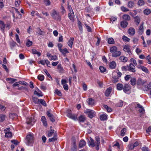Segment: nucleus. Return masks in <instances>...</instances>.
I'll list each match as a JSON object with an SVG mask.
<instances>
[{
  "label": "nucleus",
  "instance_id": "1",
  "mask_svg": "<svg viewBox=\"0 0 151 151\" xmlns=\"http://www.w3.org/2000/svg\"><path fill=\"white\" fill-rule=\"evenodd\" d=\"M34 140L33 134L30 133L27 136L25 142L27 145H30L34 142Z\"/></svg>",
  "mask_w": 151,
  "mask_h": 151
},
{
  "label": "nucleus",
  "instance_id": "2",
  "mask_svg": "<svg viewBox=\"0 0 151 151\" xmlns=\"http://www.w3.org/2000/svg\"><path fill=\"white\" fill-rule=\"evenodd\" d=\"M51 15L52 18L56 21H59L61 20V16L60 15L59 12L56 11L54 9L52 10Z\"/></svg>",
  "mask_w": 151,
  "mask_h": 151
},
{
  "label": "nucleus",
  "instance_id": "3",
  "mask_svg": "<svg viewBox=\"0 0 151 151\" xmlns=\"http://www.w3.org/2000/svg\"><path fill=\"white\" fill-rule=\"evenodd\" d=\"M84 113L88 115L89 118L92 119L93 117L96 116V113L93 110L87 109L84 111Z\"/></svg>",
  "mask_w": 151,
  "mask_h": 151
},
{
  "label": "nucleus",
  "instance_id": "4",
  "mask_svg": "<svg viewBox=\"0 0 151 151\" xmlns=\"http://www.w3.org/2000/svg\"><path fill=\"white\" fill-rule=\"evenodd\" d=\"M70 111L71 110H70L69 111L67 114V116L74 120H76L77 119L76 116L75 114H72L70 112Z\"/></svg>",
  "mask_w": 151,
  "mask_h": 151
},
{
  "label": "nucleus",
  "instance_id": "5",
  "mask_svg": "<svg viewBox=\"0 0 151 151\" xmlns=\"http://www.w3.org/2000/svg\"><path fill=\"white\" fill-rule=\"evenodd\" d=\"M46 114L47 116L49 117L50 120L52 122H54L55 121V119H54V115L51 113L49 111H47Z\"/></svg>",
  "mask_w": 151,
  "mask_h": 151
},
{
  "label": "nucleus",
  "instance_id": "6",
  "mask_svg": "<svg viewBox=\"0 0 151 151\" xmlns=\"http://www.w3.org/2000/svg\"><path fill=\"white\" fill-rule=\"evenodd\" d=\"M70 150L71 151H77V148L76 145V142L75 140L73 141V142L71 144L70 146Z\"/></svg>",
  "mask_w": 151,
  "mask_h": 151
},
{
  "label": "nucleus",
  "instance_id": "7",
  "mask_svg": "<svg viewBox=\"0 0 151 151\" xmlns=\"http://www.w3.org/2000/svg\"><path fill=\"white\" fill-rule=\"evenodd\" d=\"M135 67L133 64L130 63L129 65V71L133 73L136 71Z\"/></svg>",
  "mask_w": 151,
  "mask_h": 151
},
{
  "label": "nucleus",
  "instance_id": "8",
  "mask_svg": "<svg viewBox=\"0 0 151 151\" xmlns=\"http://www.w3.org/2000/svg\"><path fill=\"white\" fill-rule=\"evenodd\" d=\"M123 48L124 52H127L130 55L132 54L129 47L128 45H125L123 47Z\"/></svg>",
  "mask_w": 151,
  "mask_h": 151
},
{
  "label": "nucleus",
  "instance_id": "9",
  "mask_svg": "<svg viewBox=\"0 0 151 151\" xmlns=\"http://www.w3.org/2000/svg\"><path fill=\"white\" fill-rule=\"evenodd\" d=\"M0 25L1 30L4 32V31L5 25L3 21L0 20Z\"/></svg>",
  "mask_w": 151,
  "mask_h": 151
},
{
  "label": "nucleus",
  "instance_id": "10",
  "mask_svg": "<svg viewBox=\"0 0 151 151\" xmlns=\"http://www.w3.org/2000/svg\"><path fill=\"white\" fill-rule=\"evenodd\" d=\"M131 89L130 87L128 84L125 85L123 87V90L124 91L127 93L128 91H129Z\"/></svg>",
  "mask_w": 151,
  "mask_h": 151
},
{
  "label": "nucleus",
  "instance_id": "11",
  "mask_svg": "<svg viewBox=\"0 0 151 151\" xmlns=\"http://www.w3.org/2000/svg\"><path fill=\"white\" fill-rule=\"evenodd\" d=\"M121 54V52L119 51H116L114 53H112V56L113 57H117L119 56Z\"/></svg>",
  "mask_w": 151,
  "mask_h": 151
},
{
  "label": "nucleus",
  "instance_id": "12",
  "mask_svg": "<svg viewBox=\"0 0 151 151\" xmlns=\"http://www.w3.org/2000/svg\"><path fill=\"white\" fill-rule=\"evenodd\" d=\"M134 19L136 25L138 26L140 22V17L138 16H137L134 17Z\"/></svg>",
  "mask_w": 151,
  "mask_h": 151
},
{
  "label": "nucleus",
  "instance_id": "13",
  "mask_svg": "<svg viewBox=\"0 0 151 151\" xmlns=\"http://www.w3.org/2000/svg\"><path fill=\"white\" fill-rule=\"evenodd\" d=\"M41 121L42 122L43 125L45 126H47V123L46 121V119L45 116H42L41 117Z\"/></svg>",
  "mask_w": 151,
  "mask_h": 151
},
{
  "label": "nucleus",
  "instance_id": "14",
  "mask_svg": "<svg viewBox=\"0 0 151 151\" xmlns=\"http://www.w3.org/2000/svg\"><path fill=\"white\" fill-rule=\"evenodd\" d=\"M128 32L131 35H133L135 33V29L131 27L129 29Z\"/></svg>",
  "mask_w": 151,
  "mask_h": 151
},
{
  "label": "nucleus",
  "instance_id": "15",
  "mask_svg": "<svg viewBox=\"0 0 151 151\" xmlns=\"http://www.w3.org/2000/svg\"><path fill=\"white\" fill-rule=\"evenodd\" d=\"M145 82L142 80L141 78H139L137 81V85L144 86Z\"/></svg>",
  "mask_w": 151,
  "mask_h": 151
},
{
  "label": "nucleus",
  "instance_id": "16",
  "mask_svg": "<svg viewBox=\"0 0 151 151\" xmlns=\"http://www.w3.org/2000/svg\"><path fill=\"white\" fill-rule=\"evenodd\" d=\"M128 24V22L127 21H122L121 22L120 25L122 28H125L127 27Z\"/></svg>",
  "mask_w": 151,
  "mask_h": 151
},
{
  "label": "nucleus",
  "instance_id": "17",
  "mask_svg": "<svg viewBox=\"0 0 151 151\" xmlns=\"http://www.w3.org/2000/svg\"><path fill=\"white\" fill-rule=\"evenodd\" d=\"M143 31V23H142L139 27L138 31V34L142 35Z\"/></svg>",
  "mask_w": 151,
  "mask_h": 151
},
{
  "label": "nucleus",
  "instance_id": "18",
  "mask_svg": "<svg viewBox=\"0 0 151 151\" xmlns=\"http://www.w3.org/2000/svg\"><path fill=\"white\" fill-rule=\"evenodd\" d=\"M86 145V142L85 141L81 140L80 141L79 146L80 148H81L85 146Z\"/></svg>",
  "mask_w": 151,
  "mask_h": 151
},
{
  "label": "nucleus",
  "instance_id": "19",
  "mask_svg": "<svg viewBox=\"0 0 151 151\" xmlns=\"http://www.w3.org/2000/svg\"><path fill=\"white\" fill-rule=\"evenodd\" d=\"M111 88L109 87L108 88L105 92V95L107 97L109 96L111 92Z\"/></svg>",
  "mask_w": 151,
  "mask_h": 151
},
{
  "label": "nucleus",
  "instance_id": "20",
  "mask_svg": "<svg viewBox=\"0 0 151 151\" xmlns=\"http://www.w3.org/2000/svg\"><path fill=\"white\" fill-rule=\"evenodd\" d=\"M86 119V117L84 115H81L79 117L78 121L80 122H84Z\"/></svg>",
  "mask_w": 151,
  "mask_h": 151
},
{
  "label": "nucleus",
  "instance_id": "21",
  "mask_svg": "<svg viewBox=\"0 0 151 151\" xmlns=\"http://www.w3.org/2000/svg\"><path fill=\"white\" fill-rule=\"evenodd\" d=\"M41 104L44 106H47V104L46 102L42 99H38V104Z\"/></svg>",
  "mask_w": 151,
  "mask_h": 151
},
{
  "label": "nucleus",
  "instance_id": "22",
  "mask_svg": "<svg viewBox=\"0 0 151 151\" xmlns=\"http://www.w3.org/2000/svg\"><path fill=\"white\" fill-rule=\"evenodd\" d=\"M74 39L73 37L70 38L68 42V46L71 48L72 47Z\"/></svg>",
  "mask_w": 151,
  "mask_h": 151
},
{
  "label": "nucleus",
  "instance_id": "23",
  "mask_svg": "<svg viewBox=\"0 0 151 151\" xmlns=\"http://www.w3.org/2000/svg\"><path fill=\"white\" fill-rule=\"evenodd\" d=\"M57 139V134H55L53 137L52 138H50L49 139V142H55Z\"/></svg>",
  "mask_w": 151,
  "mask_h": 151
},
{
  "label": "nucleus",
  "instance_id": "24",
  "mask_svg": "<svg viewBox=\"0 0 151 151\" xmlns=\"http://www.w3.org/2000/svg\"><path fill=\"white\" fill-rule=\"evenodd\" d=\"M117 50V47L115 46H112L110 48V52L112 53Z\"/></svg>",
  "mask_w": 151,
  "mask_h": 151
},
{
  "label": "nucleus",
  "instance_id": "25",
  "mask_svg": "<svg viewBox=\"0 0 151 151\" xmlns=\"http://www.w3.org/2000/svg\"><path fill=\"white\" fill-rule=\"evenodd\" d=\"M90 141H89V145L93 147H94L95 146L94 141L91 137L90 138Z\"/></svg>",
  "mask_w": 151,
  "mask_h": 151
},
{
  "label": "nucleus",
  "instance_id": "26",
  "mask_svg": "<svg viewBox=\"0 0 151 151\" xmlns=\"http://www.w3.org/2000/svg\"><path fill=\"white\" fill-rule=\"evenodd\" d=\"M60 51L63 55L64 56H65L66 53H69L68 51L66 48H65L63 50L62 49L61 50H60Z\"/></svg>",
  "mask_w": 151,
  "mask_h": 151
},
{
  "label": "nucleus",
  "instance_id": "27",
  "mask_svg": "<svg viewBox=\"0 0 151 151\" xmlns=\"http://www.w3.org/2000/svg\"><path fill=\"white\" fill-rule=\"evenodd\" d=\"M122 18L126 21H129L130 19V17L128 14H124L123 15Z\"/></svg>",
  "mask_w": 151,
  "mask_h": 151
},
{
  "label": "nucleus",
  "instance_id": "28",
  "mask_svg": "<svg viewBox=\"0 0 151 151\" xmlns=\"http://www.w3.org/2000/svg\"><path fill=\"white\" fill-rule=\"evenodd\" d=\"M100 119L101 121L106 120L107 119V116L105 114L101 115L100 116Z\"/></svg>",
  "mask_w": 151,
  "mask_h": 151
},
{
  "label": "nucleus",
  "instance_id": "29",
  "mask_svg": "<svg viewBox=\"0 0 151 151\" xmlns=\"http://www.w3.org/2000/svg\"><path fill=\"white\" fill-rule=\"evenodd\" d=\"M88 104L89 105H92L94 104V100L91 98H89L88 99Z\"/></svg>",
  "mask_w": 151,
  "mask_h": 151
},
{
  "label": "nucleus",
  "instance_id": "30",
  "mask_svg": "<svg viewBox=\"0 0 151 151\" xmlns=\"http://www.w3.org/2000/svg\"><path fill=\"white\" fill-rule=\"evenodd\" d=\"M38 90L39 91V92H38L37 91H35L34 92V94H35L36 95L38 96H42V92L41 91H40L39 89H38Z\"/></svg>",
  "mask_w": 151,
  "mask_h": 151
},
{
  "label": "nucleus",
  "instance_id": "31",
  "mask_svg": "<svg viewBox=\"0 0 151 151\" xmlns=\"http://www.w3.org/2000/svg\"><path fill=\"white\" fill-rule=\"evenodd\" d=\"M116 66V64L114 61H112L111 62L109 66L111 69L115 68Z\"/></svg>",
  "mask_w": 151,
  "mask_h": 151
},
{
  "label": "nucleus",
  "instance_id": "32",
  "mask_svg": "<svg viewBox=\"0 0 151 151\" xmlns=\"http://www.w3.org/2000/svg\"><path fill=\"white\" fill-rule=\"evenodd\" d=\"M57 69L58 70L60 73H62L64 70L63 67L62 66L61 64H58V65Z\"/></svg>",
  "mask_w": 151,
  "mask_h": 151
},
{
  "label": "nucleus",
  "instance_id": "33",
  "mask_svg": "<svg viewBox=\"0 0 151 151\" xmlns=\"http://www.w3.org/2000/svg\"><path fill=\"white\" fill-rule=\"evenodd\" d=\"M130 82L132 86H134L136 84V79L134 78H131Z\"/></svg>",
  "mask_w": 151,
  "mask_h": 151
},
{
  "label": "nucleus",
  "instance_id": "34",
  "mask_svg": "<svg viewBox=\"0 0 151 151\" xmlns=\"http://www.w3.org/2000/svg\"><path fill=\"white\" fill-rule=\"evenodd\" d=\"M144 13L146 15H148L150 14L151 12V10L148 9H146L144 10Z\"/></svg>",
  "mask_w": 151,
  "mask_h": 151
},
{
  "label": "nucleus",
  "instance_id": "35",
  "mask_svg": "<svg viewBox=\"0 0 151 151\" xmlns=\"http://www.w3.org/2000/svg\"><path fill=\"white\" fill-rule=\"evenodd\" d=\"M123 85L120 83H118L116 86L117 89L119 90H121L123 89Z\"/></svg>",
  "mask_w": 151,
  "mask_h": 151
},
{
  "label": "nucleus",
  "instance_id": "36",
  "mask_svg": "<svg viewBox=\"0 0 151 151\" xmlns=\"http://www.w3.org/2000/svg\"><path fill=\"white\" fill-rule=\"evenodd\" d=\"M134 5V2L132 1H130L128 2V7L130 8H133Z\"/></svg>",
  "mask_w": 151,
  "mask_h": 151
},
{
  "label": "nucleus",
  "instance_id": "37",
  "mask_svg": "<svg viewBox=\"0 0 151 151\" xmlns=\"http://www.w3.org/2000/svg\"><path fill=\"white\" fill-rule=\"evenodd\" d=\"M6 80L10 81L9 83H13L17 81V80L16 79L11 78H6Z\"/></svg>",
  "mask_w": 151,
  "mask_h": 151
},
{
  "label": "nucleus",
  "instance_id": "38",
  "mask_svg": "<svg viewBox=\"0 0 151 151\" xmlns=\"http://www.w3.org/2000/svg\"><path fill=\"white\" fill-rule=\"evenodd\" d=\"M119 59L123 62H126L127 60V57H125L123 56H121L119 58Z\"/></svg>",
  "mask_w": 151,
  "mask_h": 151
},
{
  "label": "nucleus",
  "instance_id": "39",
  "mask_svg": "<svg viewBox=\"0 0 151 151\" xmlns=\"http://www.w3.org/2000/svg\"><path fill=\"white\" fill-rule=\"evenodd\" d=\"M137 4L139 6H142L144 5L145 3L143 0H139Z\"/></svg>",
  "mask_w": 151,
  "mask_h": 151
},
{
  "label": "nucleus",
  "instance_id": "40",
  "mask_svg": "<svg viewBox=\"0 0 151 151\" xmlns=\"http://www.w3.org/2000/svg\"><path fill=\"white\" fill-rule=\"evenodd\" d=\"M37 78L40 81H43L44 79V76L43 75H39L37 76Z\"/></svg>",
  "mask_w": 151,
  "mask_h": 151
},
{
  "label": "nucleus",
  "instance_id": "41",
  "mask_svg": "<svg viewBox=\"0 0 151 151\" xmlns=\"http://www.w3.org/2000/svg\"><path fill=\"white\" fill-rule=\"evenodd\" d=\"M108 42L109 44H114V41L112 38L111 37L108 39Z\"/></svg>",
  "mask_w": 151,
  "mask_h": 151
},
{
  "label": "nucleus",
  "instance_id": "42",
  "mask_svg": "<svg viewBox=\"0 0 151 151\" xmlns=\"http://www.w3.org/2000/svg\"><path fill=\"white\" fill-rule=\"evenodd\" d=\"M126 131L127 129L126 128L123 129L121 131V135L122 136H124Z\"/></svg>",
  "mask_w": 151,
  "mask_h": 151
},
{
  "label": "nucleus",
  "instance_id": "43",
  "mask_svg": "<svg viewBox=\"0 0 151 151\" xmlns=\"http://www.w3.org/2000/svg\"><path fill=\"white\" fill-rule=\"evenodd\" d=\"M12 135V133L10 132H6L5 133V136L6 137H11Z\"/></svg>",
  "mask_w": 151,
  "mask_h": 151
},
{
  "label": "nucleus",
  "instance_id": "44",
  "mask_svg": "<svg viewBox=\"0 0 151 151\" xmlns=\"http://www.w3.org/2000/svg\"><path fill=\"white\" fill-rule=\"evenodd\" d=\"M121 69L123 71H129V65H127L126 66H123L121 68Z\"/></svg>",
  "mask_w": 151,
  "mask_h": 151
},
{
  "label": "nucleus",
  "instance_id": "45",
  "mask_svg": "<svg viewBox=\"0 0 151 151\" xmlns=\"http://www.w3.org/2000/svg\"><path fill=\"white\" fill-rule=\"evenodd\" d=\"M122 39L125 42H129L130 40L129 38L125 35H123L122 36Z\"/></svg>",
  "mask_w": 151,
  "mask_h": 151
},
{
  "label": "nucleus",
  "instance_id": "46",
  "mask_svg": "<svg viewBox=\"0 0 151 151\" xmlns=\"http://www.w3.org/2000/svg\"><path fill=\"white\" fill-rule=\"evenodd\" d=\"M68 16L69 19H70V20H73V17L74 16V14L73 15L72 14V12H71V14L70 12V13H68Z\"/></svg>",
  "mask_w": 151,
  "mask_h": 151
},
{
  "label": "nucleus",
  "instance_id": "47",
  "mask_svg": "<svg viewBox=\"0 0 151 151\" xmlns=\"http://www.w3.org/2000/svg\"><path fill=\"white\" fill-rule=\"evenodd\" d=\"M123 103L122 101L120 100L118 103L116 104V106L120 107L122 106L123 105Z\"/></svg>",
  "mask_w": 151,
  "mask_h": 151
},
{
  "label": "nucleus",
  "instance_id": "48",
  "mask_svg": "<svg viewBox=\"0 0 151 151\" xmlns=\"http://www.w3.org/2000/svg\"><path fill=\"white\" fill-rule=\"evenodd\" d=\"M96 142L95 143L96 144H100V139L99 136H96L95 137Z\"/></svg>",
  "mask_w": 151,
  "mask_h": 151
},
{
  "label": "nucleus",
  "instance_id": "49",
  "mask_svg": "<svg viewBox=\"0 0 151 151\" xmlns=\"http://www.w3.org/2000/svg\"><path fill=\"white\" fill-rule=\"evenodd\" d=\"M113 82L114 83H116L118 82L119 79V78L116 76H114L113 77Z\"/></svg>",
  "mask_w": 151,
  "mask_h": 151
},
{
  "label": "nucleus",
  "instance_id": "50",
  "mask_svg": "<svg viewBox=\"0 0 151 151\" xmlns=\"http://www.w3.org/2000/svg\"><path fill=\"white\" fill-rule=\"evenodd\" d=\"M44 3L46 6H49L50 4V2L49 0H44Z\"/></svg>",
  "mask_w": 151,
  "mask_h": 151
},
{
  "label": "nucleus",
  "instance_id": "51",
  "mask_svg": "<svg viewBox=\"0 0 151 151\" xmlns=\"http://www.w3.org/2000/svg\"><path fill=\"white\" fill-rule=\"evenodd\" d=\"M99 69H100V71L101 72V73H104L105 71H106V68L104 67L103 66H100V67H99Z\"/></svg>",
  "mask_w": 151,
  "mask_h": 151
},
{
  "label": "nucleus",
  "instance_id": "52",
  "mask_svg": "<svg viewBox=\"0 0 151 151\" xmlns=\"http://www.w3.org/2000/svg\"><path fill=\"white\" fill-rule=\"evenodd\" d=\"M95 38H96L97 39V42L96 43V46H99V45L100 43V42L101 39L100 38H99L97 36H95Z\"/></svg>",
  "mask_w": 151,
  "mask_h": 151
},
{
  "label": "nucleus",
  "instance_id": "53",
  "mask_svg": "<svg viewBox=\"0 0 151 151\" xmlns=\"http://www.w3.org/2000/svg\"><path fill=\"white\" fill-rule=\"evenodd\" d=\"M32 100L34 102L35 104H38V99L36 97H32Z\"/></svg>",
  "mask_w": 151,
  "mask_h": 151
},
{
  "label": "nucleus",
  "instance_id": "54",
  "mask_svg": "<svg viewBox=\"0 0 151 151\" xmlns=\"http://www.w3.org/2000/svg\"><path fill=\"white\" fill-rule=\"evenodd\" d=\"M5 116L4 115L1 114L0 115V121L2 122L5 120Z\"/></svg>",
  "mask_w": 151,
  "mask_h": 151
},
{
  "label": "nucleus",
  "instance_id": "55",
  "mask_svg": "<svg viewBox=\"0 0 151 151\" xmlns=\"http://www.w3.org/2000/svg\"><path fill=\"white\" fill-rule=\"evenodd\" d=\"M54 131L53 130L50 129V131L49 132L48 134V137H50L52 136L53 134L54 133Z\"/></svg>",
  "mask_w": 151,
  "mask_h": 151
},
{
  "label": "nucleus",
  "instance_id": "56",
  "mask_svg": "<svg viewBox=\"0 0 151 151\" xmlns=\"http://www.w3.org/2000/svg\"><path fill=\"white\" fill-rule=\"evenodd\" d=\"M121 10L123 12H126L129 11V9L123 6L121 7Z\"/></svg>",
  "mask_w": 151,
  "mask_h": 151
},
{
  "label": "nucleus",
  "instance_id": "57",
  "mask_svg": "<svg viewBox=\"0 0 151 151\" xmlns=\"http://www.w3.org/2000/svg\"><path fill=\"white\" fill-rule=\"evenodd\" d=\"M32 41H30L29 40H28L26 45L27 47H29L32 45Z\"/></svg>",
  "mask_w": 151,
  "mask_h": 151
},
{
  "label": "nucleus",
  "instance_id": "58",
  "mask_svg": "<svg viewBox=\"0 0 151 151\" xmlns=\"http://www.w3.org/2000/svg\"><path fill=\"white\" fill-rule=\"evenodd\" d=\"M37 29L38 34L40 35H42L44 33V32L43 31H42L40 28H38Z\"/></svg>",
  "mask_w": 151,
  "mask_h": 151
},
{
  "label": "nucleus",
  "instance_id": "59",
  "mask_svg": "<svg viewBox=\"0 0 151 151\" xmlns=\"http://www.w3.org/2000/svg\"><path fill=\"white\" fill-rule=\"evenodd\" d=\"M55 93L59 96H62V94L61 93L60 91H58L57 89L55 90Z\"/></svg>",
  "mask_w": 151,
  "mask_h": 151
},
{
  "label": "nucleus",
  "instance_id": "60",
  "mask_svg": "<svg viewBox=\"0 0 151 151\" xmlns=\"http://www.w3.org/2000/svg\"><path fill=\"white\" fill-rule=\"evenodd\" d=\"M143 88L144 90V91H147L149 90L150 89L148 86H146V85H144L143 87Z\"/></svg>",
  "mask_w": 151,
  "mask_h": 151
},
{
  "label": "nucleus",
  "instance_id": "61",
  "mask_svg": "<svg viewBox=\"0 0 151 151\" xmlns=\"http://www.w3.org/2000/svg\"><path fill=\"white\" fill-rule=\"evenodd\" d=\"M141 69L143 71L146 73H147L148 72V69L145 67L143 66L141 67Z\"/></svg>",
  "mask_w": 151,
  "mask_h": 151
},
{
  "label": "nucleus",
  "instance_id": "62",
  "mask_svg": "<svg viewBox=\"0 0 151 151\" xmlns=\"http://www.w3.org/2000/svg\"><path fill=\"white\" fill-rule=\"evenodd\" d=\"M44 72L46 74L47 76L49 78H51L52 79V78L51 76L50 75L49 73L47 72V70L46 69H44L43 70Z\"/></svg>",
  "mask_w": 151,
  "mask_h": 151
},
{
  "label": "nucleus",
  "instance_id": "63",
  "mask_svg": "<svg viewBox=\"0 0 151 151\" xmlns=\"http://www.w3.org/2000/svg\"><path fill=\"white\" fill-rule=\"evenodd\" d=\"M104 107L106 109L107 111L108 112H111V111H112L111 109L110 108H109L107 105H104Z\"/></svg>",
  "mask_w": 151,
  "mask_h": 151
},
{
  "label": "nucleus",
  "instance_id": "64",
  "mask_svg": "<svg viewBox=\"0 0 151 151\" xmlns=\"http://www.w3.org/2000/svg\"><path fill=\"white\" fill-rule=\"evenodd\" d=\"M142 151H149L148 147L146 146H144L143 147H142Z\"/></svg>",
  "mask_w": 151,
  "mask_h": 151
}]
</instances>
